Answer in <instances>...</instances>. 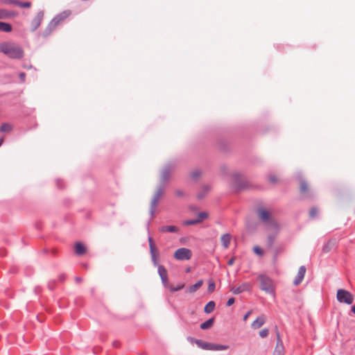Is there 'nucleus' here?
Here are the masks:
<instances>
[{
	"label": "nucleus",
	"instance_id": "obj_1",
	"mask_svg": "<svg viewBox=\"0 0 355 355\" xmlns=\"http://www.w3.org/2000/svg\"><path fill=\"white\" fill-rule=\"evenodd\" d=\"M0 52L12 59H21L24 57V50L21 46L15 43H1Z\"/></svg>",
	"mask_w": 355,
	"mask_h": 355
},
{
	"label": "nucleus",
	"instance_id": "obj_2",
	"mask_svg": "<svg viewBox=\"0 0 355 355\" xmlns=\"http://www.w3.org/2000/svg\"><path fill=\"white\" fill-rule=\"evenodd\" d=\"M257 214L261 222L273 229L279 230L278 223L273 219L272 214L268 209L264 207H259L257 209Z\"/></svg>",
	"mask_w": 355,
	"mask_h": 355
},
{
	"label": "nucleus",
	"instance_id": "obj_3",
	"mask_svg": "<svg viewBox=\"0 0 355 355\" xmlns=\"http://www.w3.org/2000/svg\"><path fill=\"white\" fill-rule=\"evenodd\" d=\"M164 192H165L164 185L159 184L157 187V189L155 191V193L153 196V198L151 200V202H150L149 212H150V214L152 218L154 217V216L155 214L156 208L158 205L159 200L164 196Z\"/></svg>",
	"mask_w": 355,
	"mask_h": 355
},
{
	"label": "nucleus",
	"instance_id": "obj_4",
	"mask_svg": "<svg viewBox=\"0 0 355 355\" xmlns=\"http://www.w3.org/2000/svg\"><path fill=\"white\" fill-rule=\"evenodd\" d=\"M257 279L260 282L261 290L269 294H275V284L269 277L265 275H259Z\"/></svg>",
	"mask_w": 355,
	"mask_h": 355
},
{
	"label": "nucleus",
	"instance_id": "obj_5",
	"mask_svg": "<svg viewBox=\"0 0 355 355\" xmlns=\"http://www.w3.org/2000/svg\"><path fill=\"white\" fill-rule=\"evenodd\" d=\"M69 13L67 12H63L58 15H56L49 24L48 26L46 27V30L43 33V35L44 37L48 36L53 30H54L56 26L60 24L62 21H63L68 16Z\"/></svg>",
	"mask_w": 355,
	"mask_h": 355
},
{
	"label": "nucleus",
	"instance_id": "obj_6",
	"mask_svg": "<svg viewBox=\"0 0 355 355\" xmlns=\"http://www.w3.org/2000/svg\"><path fill=\"white\" fill-rule=\"evenodd\" d=\"M175 165L172 163H169L164 166L161 173L160 185H164V187H166L170 179L171 173L175 170Z\"/></svg>",
	"mask_w": 355,
	"mask_h": 355
},
{
	"label": "nucleus",
	"instance_id": "obj_7",
	"mask_svg": "<svg viewBox=\"0 0 355 355\" xmlns=\"http://www.w3.org/2000/svg\"><path fill=\"white\" fill-rule=\"evenodd\" d=\"M195 343L197 344L198 347L203 349H207V350H225L229 348L228 345H217V344H213L209 343L203 342L201 340H196Z\"/></svg>",
	"mask_w": 355,
	"mask_h": 355
},
{
	"label": "nucleus",
	"instance_id": "obj_8",
	"mask_svg": "<svg viewBox=\"0 0 355 355\" xmlns=\"http://www.w3.org/2000/svg\"><path fill=\"white\" fill-rule=\"evenodd\" d=\"M337 300L340 303H346L347 304H352L354 301L353 295L344 289H339L337 292Z\"/></svg>",
	"mask_w": 355,
	"mask_h": 355
},
{
	"label": "nucleus",
	"instance_id": "obj_9",
	"mask_svg": "<svg viewBox=\"0 0 355 355\" xmlns=\"http://www.w3.org/2000/svg\"><path fill=\"white\" fill-rule=\"evenodd\" d=\"M173 257L177 260H189L192 257V252L188 248H181L175 250Z\"/></svg>",
	"mask_w": 355,
	"mask_h": 355
},
{
	"label": "nucleus",
	"instance_id": "obj_10",
	"mask_svg": "<svg viewBox=\"0 0 355 355\" xmlns=\"http://www.w3.org/2000/svg\"><path fill=\"white\" fill-rule=\"evenodd\" d=\"M300 191L303 198H310L313 197V193L307 182L304 179L300 180Z\"/></svg>",
	"mask_w": 355,
	"mask_h": 355
},
{
	"label": "nucleus",
	"instance_id": "obj_11",
	"mask_svg": "<svg viewBox=\"0 0 355 355\" xmlns=\"http://www.w3.org/2000/svg\"><path fill=\"white\" fill-rule=\"evenodd\" d=\"M44 15V13L42 10H40L37 13L35 17L32 19L31 22V31H35L39 28L43 20Z\"/></svg>",
	"mask_w": 355,
	"mask_h": 355
},
{
	"label": "nucleus",
	"instance_id": "obj_12",
	"mask_svg": "<svg viewBox=\"0 0 355 355\" xmlns=\"http://www.w3.org/2000/svg\"><path fill=\"white\" fill-rule=\"evenodd\" d=\"M252 286L250 283L245 282L238 287H232L230 291L235 295L241 293L244 291H250Z\"/></svg>",
	"mask_w": 355,
	"mask_h": 355
},
{
	"label": "nucleus",
	"instance_id": "obj_13",
	"mask_svg": "<svg viewBox=\"0 0 355 355\" xmlns=\"http://www.w3.org/2000/svg\"><path fill=\"white\" fill-rule=\"evenodd\" d=\"M277 341L273 355H284V347L280 338L279 332H277Z\"/></svg>",
	"mask_w": 355,
	"mask_h": 355
},
{
	"label": "nucleus",
	"instance_id": "obj_14",
	"mask_svg": "<svg viewBox=\"0 0 355 355\" xmlns=\"http://www.w3.org/2000/svg\"><path fill=\"white\" fill-rule=\"evenodd\" d=\"M158 274L162 279V282L164 286L168 285V274L166 268L162 266H158Z\"/></svg>",
	"mask_w": 355,
	"mask_h": 355
},
{
	"label": "nucleus",
	"instance_id": "obj_15",
	"mask_svg": "<svg viewBox=\"0 0 355 355\" xmlns=\"http://www.w3.org/2000/svg\"><path fill=\"white\" fill-rule=\"evenodd\" d=\"M306 270L304 266H302L300 267L298 272L293 282L294 285L297 286L302 282L304 277V275L306 273Z\"/></svg>",
	"mask_w": 355,
	"mask_h": 355
},
{
	"label": "nucleus",
	"instance_id": "obj_16",
	"mask_svg": "<svg viewBox=\"0 0 355 355\" xmlns=\"http://www.w3.org/2000/svg\"><path fill=\"white\" fill-rule=\"evenodd\" d=\"M17 15L14 11L0 8V19H10L17 16Z\"/></svg>",
	"mask_w": 355,
	"mask_h": 355
},
{
	"label": "nucleus",
	"instance_id": "obj_17",
	"mask_svg": "<svg viewBox=\"0 0 355 355\" xmlns=\"http://www.w3.org/2000/svg\"><path fill=\"white\" fill-rule=\"evenodd\" d=\"M266 322V316L261 315L259 316L252 323V328L257 329L262 327Z\"/></svg>",
	"mask_w": 355,
	"mask_h": 355
},
{
	"label": "nucleus",
	"instance_id": "obj_18",
	"mask_svg": "<svg viewBox=\"0 0 355 355\" xmlns=\"http://www.w3.org/2000/svg\"><path fill=\"white\" fill-rule=\"evenodd\" d=\"M232 236L230 234H224L221 236L222 245L225 248H228L230 244Z\"/></svg>",
	"mask_w": 355,
	"mask_h": 355
},
{
	"label": "nucleus",
	"instance_id": "obj_19",
	"mask_svg": "<svg viewBox=\"0 0 355 355\" xmlns=\"http://www.w3.org/2000/svg\"><path fill=\"white\" fill-rule=\"evenodd\" d=\"M336 243V241L335 239H331L328 241L322 248L323 252H329L335 246Z\"/></svg>",
	"mask_w": 355,
	"mask_h": 355
},
{
	"label": "nucleus",
	"instance_id": "obj_20",
	"mask_svg": "<svg viewBox=\"0 0 355 355\" xmlns=\"http://www.w3.org/2000/svg\"><path fill=\"white\" fill-rule=\"evenodd\" d=\"M75 252L78 255H82L86 252V248L82 243L77 242L75 244Z\"/></svg>",
	"mask_w": 355,
	"mask_h": 355
},
{
	"label": "nucleus",
	"instance_id": "obj_21",
	"mask_svg": "<svg viewBox=\"0 0 355 355\" xmlns=\"http://www.w3.org/2000/svg\"><path fill=\"white\" fill-rule=\"evenodd\" d=\"M161 232H177L178 231V228L174 225H166L162 226L159 229Z\"/></svg>",
	"mask_w": 355,
	"mask_h": 355
},
{
	"label": "nucleus",
	"instance_id": "obj_22",
	"mask_svg": "<svg viewBox=\"0 0 355 355\" xmlns=\"http://www.w3.org/2000/svg\"><path fill=\"white\" fill-rule=\"evenodd\" d=\"M149 248L150 256L158 255L157 249L154 243L152 237H148Z\"/></svg>",
	"mask_w": 355,
	"mask_h": 355
},
{
	"label": "nucleus",
	"instance_id": "obj_23",
	"mask_svg": "<svg viewBox=\"0 0 355 355\" xmlns=\"http://www.w3.org/2000/svg\"><path fill=\"white\" fill-rule=\"evenodd\" d=\"M12 30V26L6 22L0 21V31L4 33H10Z\"/></svg>",
	"mask_w": 355,
	"mask_h": 355
},
{
	"label": "nucleus",
	"instance_id": "obj_24",
	"mask_svg": "<svg viewBox=\"0 0 355 355\" xmlns=\"http://www.w3.org/2000/svg\"><path fill=\"white\" fill-rule=\"evenodd\" d=\"M214 318H211L207 320H206L205 322H202L201 324H200V328L202 329H208L209 328H211L213 324H214Z\"/></svg>",
	"mask_w": 355,
	"mask_h": 355
},
{
	"label": "nucleus",
	"instance_id": "obj_25",
	"mask_svg": "<svg viewBox=\"0 0 355 355\" xmlns=\"http://www.w3.org/2000/svg\"><path fill=\"white\" fill-rule=\"evenodd\" d=\"M203 284V281L202 279L198 281L195 284L191 286L188 291L189 293H195L198 289H199Z\"/></svg>",
	"mask_w": 355,
	"mask_h": 355
},
{
	"label": "nucleus",
	"instance_id": "obj_26",
	"mask_svg": "<svg viewBox=\"0 0 355 355\" xmlns=\"http://www.w3.org/2000/svg\"><path fill=\"white\" fill-rule=\"evenodd\" d=\"M215 302L214 301L209 302L205 306L204 311L206 313H211L215 308Z\"/></svg>",
	"mask_w": 355,
	"mask_h": 355
},
{
	"label": "nucleus",
	"instance_id": "obj_27",
	"mask_svg": "<svg viewBox=\"0 0 355 355\" xmlns=\"http://www.w3.org/2000/svg\"><path fill=\"white\" fill-rule=\"evenodd\" d=\"M275 230V234H269L268 236V245L269 247H272L274 244V242L275 241V238H276V236L277 234V232H278V230Z\"/></svg>",
	"mask_w": 355,
	"mask_h": 355
},
{
	"label": "nucleus",
	"instance_id": "obj_28",
	"mask_svg": "<svg viewBox=\"0 0 355 355\" xmlns=\"http://www.w3.org/2000/svg\"><path fill=\"white\" fill-rule=\"evenodd\" d=\"M210 190V187L205 185L202 188V191L198 194V199H202L206 195V193Z\"/></svg>",
	"mask_w": 355,
	"mask_h": 355
},
{
	"label": "nucleus",
	"instance_id": "obj_29",
	"mask_svg": "<svg viewBox=\"0 0 355 355\" xmlns=\"http://www.w3.org/2000/svg\"><path fill=\"white\" fill-rule=\"evenodd\" d=\"M12 130V126L9 123H3L0 127V130L3 132H8Z\"/></svg>",
	"mask_w": 355,
	"mask_h": 355
},
{
	"label": "nucleus",
	"instance_id": "obj_30",
	"mask_svg": "<svg viewBox=\"0 0 355 355\" xmlns=\"http://www.w3.org/2000/svg\"><path fill=\"white\" fill-rule=\"evenodd\" d=\"M201 171L198 169H196L191 172L190 176L193 180H197L201 176Z\"/></svg>",
	"mask_w": 355,
	"mask_h": 355
},
{
	"label": "nucleus",
	"instance_id": "obj_31",
	"mask_svg": "<svg viewBox=\"0 0 355 355\" xmlns=\"http://www.w3.org/2000/svg\"><path fill=\"white\" fill-rule=\"evenodd\" d=\"M318 214V209L317 207H313L311 208V209L309 211V216L311 218H313L316 217Z\"/></svg>",
	"mask_w": 355,
	"mask_h": 355
},
{
	"label": "nucleus",
	"instance_id": "obj_32",
	"mask_svg": "<svg viewBox=\"0 0 355 355\" xmlns=\"http://www.w3.org/2000/svg\"><path fill=\"white\" fill-rule=\"evenodd\" d=\"M184 287V284H179L178 286L174 287L173 286H169V289L171 292H175V291H180L181 289H182Z\"/></svg>",
	"mask_w": 355,
	"mask_h": 355
},
{
	"label": "nucleus",
	"instance_id": "obj_33",
	"mask_svg": "<svg viewBox=\"0 0 355 355\" xmlns=\"http://www.w3.org/2000/svg\"><path fill=\"white\" fill-rule=\"evenodd\" d=\"M17 6L21 8H30L31 6V3L29 1L27 2H21L17 1Z\"/></svg>",
	"mask_w": 355,
	"mask_h": 355
},
{
	"label": "nucleus",
	"instance_id": "obj_34",
	"mask_svg": "<svg viewBox=\"0 0 355 355\" xmlns=\"http://www.w3.org/2000/svg\"><path fill=\"white\" fill-rule=\"evenodd\" d=\"M200 223V220H197V219L188 220H185L184 222V225H196V224H198V223Z\"/></svg>",
	"mask_w": 355,
	"mask_h": 355
},
{
	"label": "nucleus",
	"instance_id": "obj_35",
	"mask_svg": "<svg viewBox=\"0 0 355 355\" xmlns=\"http://www.w3.org/2000/svg\"><path fill=\"white\" fill-rule=\"evenodd\" d=\"M207 217H208L207 213H206L205 211L200 212L198 214V218H197V220H200V223H201L202 220L207 218Z\"/></svg>",
	"mask_w": 355,
	"mask_h": 355
},
{
	"label": "nucleus",
	"instance_id": "obj_36",
	"mask_svg": "<svg viewBox=\"0 0 355 355\" xmlns=\"http://www.w3.org/2000/svg\"><path fill=\"white\" fill-rule=\"evenodd\" d=\"M268 333H269L268 329L265 328L259 331V336L261 338H266L268 335Z\"/></svg>",
	"mask_w": 355,
	"mask_h": 355
},
{
	"label": "nucleus",
	"instance_id": "obj_37",
	"mask_svg": "<svg viewBox=\"0 0 355 355\" xmlns=\"http://www.w3.org/2000/svg\"><path fill=\"white\" fill-rule=\"evenodd\" d=\"M215 287H216V285H215L214 282L209 283V286H208V291L209 293H212L214 291Z\"/></svg>",
	"mask_w": 355,
	"mask_h": 355
},
{
	"label": "nucleus",
	"instance_id": "obj_38",
	"mask_svg": "<svg viewBox=\"0 0 355 355\" xmlns=\"http://www.w3.org/2000/svg\"><path fill=\"white\" fill-rule=\"evenodd\" d=\"M253 250L256 254H257L259 255L263 254V250L259 246H255Z\"/></svg>",
	"mask_w": 355,
	"mask_h": 355
},
{
	"label": "nucleus",
	"instance_id": "obj_39",
	"mask_svg": "<svg viewBox=\"0 0 355 355\" xmlns=\"http://www.w3.org/2000/svg\"><path fill=\"white\" fill-rule=\"evenodd\" d=\"M157 258H158V255H154V256H151V259H152V261L153 263V265L154 266H159L158 265V262H157Z\"/></svg>",
	"mask_w": 355,
	"mask_h": 355
},
{
	"label": "nucleus",
	"instance_id": "obj_40",
	"mask_svg": "<svg viewBox=\"0 0 355 355\" xmlns=\"http://www.w3.org/2000/svg\"><path fill=\"white\" fill-rule=\"evenodd\" d=\"M2 2L7 4H14L17 5V0H2Z\"/></svg>",
	"mask_w": 355,
	"mask_h": 355
},
{
	"label": "nucleus",
	"instance_id": "obj_41",
	"mask_svg": "<svg viewBox=\"0 0 355 355\" xmlns=\"http://www.w3.org/2000/svg\"><path fill=\"white\" fill-rule=\"evenodd\" d=\"M268 180L272 183H276L277 181V178L275 175H270Z\"/></svg>",
	"mask_w": 355,
	"mask_h": 355
},
{
	"label": "nucleus",
	"instance_id": "obj_42",
	"mask_svg": "<svg viewBox=\"0 0 355 355\" xmlns=\"http://www.w3.org/2000/svg\"><path fill=\"white\" fill-rule=\"evenodd\" d=\"M234 297H231L230 298L227 302V306H230L231 305H232L234 303Z\"/></svg>",
	"mask_w": 355,
	"mask_h": 355
},
{
	"label": "nucleus",
	"instance_id": "obj_43",
	"mask_svg": "<svg viewBox=\"0 0 355 355\" xmlns=\"http://www.w3.org/2000/svg\"><path fill=\"white\" fill-rule=\"evenodd\" d=\"M175 193L178 197H182L184 196V192L181 190H176Z\"/></svg>",
	"mask_w": 355,
	"mask_h": 355
},
{
	"label": "nucleus",
	"instance_id": "obj_44",
	"mask_svg": "<svg viewBox=\"0 0 355 355\" xmlns=\"http://www.w3.org/2000/svg\"><path fill=\"white\" fill-rule=\"evenodd\" d=\"M252 311H248L243 316V320L246 321L248 317L251 315Z\"/></svg>",
	"mask_w": 355,
	"mask_h": 355
},
{
	"label": "nucleus",
	"instance_id": "obj_45",
	"mask_svg": "<svg viewBox=\"0 0 355 355\" xmlns=\"http://www.w3.org/2000/svg\"><path fill=\"white\" fill-rule=\"evenodd\" d=\"M26 74L24 72H21L19 73V78L22 82H24L25 80Z\"/></svg>",
	"mask_w": 355,
	"mask_h": 355
},
{
	"label": "nucleus",
	"instance_id": "obj_46",
	"mask_svg": "<svg viewBox=\"0 0 355 355\" xmlns=\"http://www.w3.org/2000/svg\"><path fill=\"white\" fill-rule=\"evenodd\" d=\"M234 259L233 258H232L228 261V265L232 266L234 263Z\"/></svg>",
	"mask_w": 355,
	"mask_h": 355
},
{
	"label": "nucleus",
	"instance_id": "obj_47",
	"mask_svg": "<svg viewBox=\"0 0 355 355\" xmlns=\"http://www.w3.org/2000/svg\"><path fill=\"white\" fill-rule=\"evenodd\" d=\"M351 311L354 313H355V305L352 306L351 307Z\"/></svg>",
	"mask_w": 355,
	"mask_h": 355
},
{
	"label": "nucleus",
	"instance_id": "obj_48",
	"mask_svg": "<svg viewBox=\"0 0 355 355\" xmlns=\"http://www.w3.org/2000/svg\"><path fill=\"white\" fill-rule=\"evenodd\" d=\"M76 281L77 282H80L82 281V279L79 277H76Z\"/></svg>",
	"mask_w": 355,
	"mask_h": 355
},
{
	"label": "nucleus",
	"instance_id": "obj_49",
	"mask_svg": "<svg viewBox=\"0 0 355 355\" xmlns=\"http://www.w3.org/2000/svg\"><path fill=\"white\" fill-rule=\"evenodd\" d=\"M118 343L117 342H114L113 343V346L115 347H118Z\"/></svg>",
	"mask_w": 355,
	"mask_h": 355
},
{
	"label": "nucleus",
	"instance_id": "obj_50",
	"mask_svg": "<svg viewBox=\"0 0 355 355\" xmlns=\"http://www.w3.org/2000/svg\"><path fill=\"white\" fill-rule=\"evenodd\" d=\"M3 138H0V146L2 145L3 144Z\"/></svg>",
	"mask_w": 355,
	"mask_h": 355
}]
</instances>
